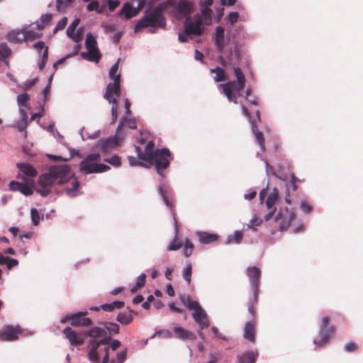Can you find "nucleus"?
I'll return each mask as SVG.
<instances>
[{"label":"nucleus","mask_w":363,"mask_h":363,"mask_svg":"<svg viewBox=\"0 0 363 363\" xmlns=\"http://www.w3.org/2000/svg\"><path fill=\"white\" fill-rule=\"evenodd\" d=\"M74 177L67 164L52 165L48 172L41 174L38 178V184L45 185L50 188L57 184H62Z\"/></svg>","instance_id":"1"},{"label":"nucleus","mask_w":363,"mask_h":363,"mask_svg":"<svg viewBox=\"0 0 363 363\" xmlns=\"http://www.w3.org/2000/svg\"><path fill=\"white\" fill-rule=\"evenodd\" d=\"M233 73L237 79L236 82L230 81L218 86L228 101L236 104L238 97L241 96V91L245 86L246 79L240 67H234Z\"/></svg>","instance_id":"2"},{"label":"nucleus","mask_w":363,"mask_h":363,"mask_svg":"<svg viewBox=\"0 0 363 363\" xmlns=\"http://www.w3.org/2000/svg\"><path fill=\"white\" fill-rule=\"evenodd\" d=\"M101 154L99 152L88 154L79 164V171L83 174H100L110 170L111 167L103 163H97L100 160Z\"/></svg>","instance_id":"3"},{"label":"nucleus","mask_w":363,"mask_h":363,"mask_svg":"<svg viewBox=\"0 0 363 363\" xmlns=\"http://www.w3.org/2000/svg\"><path fill=\"white\" fill-rule=\"evenodd\" d=\"M166 25V18L162 13L161 9L157 7L138 20L134 28V32L138 33L140 29L147 27L164 28Z\"/></svg>","instance_id":"4"},{"label":"nucleus","mask_w":363,"mask_h":363,"mask_svg":"<svg viewBox=\"0 0 363 363\" xmlns=\"http://www.w3.org/2000/svg\"><path fill=\"white\" fill-rule=\"evenodd\" d=\"M179 298L184 306L192 311V317L199 325L198 333L203 339V333L202 330L204 328V310L198 301L191 299L189 296L180 294Z\"/></svg>","instance_id":"5"},{"label":"nucleus","mask_w":363,"mask_h":363,"mask_svg":"<svg viewBox=\"0 0 363 363\" xmlns=\"http://www.w3.org/2000/svg\"><path fill=\"white\" fill-rule=\"evenodd\" d=\"M123 121L124 118H121L114 136L99 140L94 145V148L99 150L102 152H107L110 150L118 146L123 141L124 137V134L121 133Z\"/></svg>","instance_id":"6"},{"label":"nucleus","mask_w":363,"mask_h":363,"mask_svg":"<svg viewBox=\"0 0 363 363\" xmlns=\"http://www.w3.org/2000/svg\"><path fill=\"white\" fill-rule=\"evenodd\" d=\"M203 28L200 14L197 13L192 17H188L184 22V32L179 34L178 40L181 43H186L190 34L199 35Z\"/></svg>","instance_id":"7"},{"label":"nucleus","mask_w":363,"mask_h":363,"mask_svg":"<svg viewBox=\"0 0 363 363\" xmlns=\"http://www.w3.org/2000/svg\"><path fill=\"white\" fill-rule=\"evenodd\" d=\"M173 159L174 157L169 148L162 147L155 150V153L152 157V162H154L155 168L160 176L164 177L163 171L168 168L170 162Z\"/></svg>","instance_id":"8"},{"label":"nucleus","mask_w":363,"mask_h":363,"mask_svg":"<svg viewBox=\"0 0 363 363\" xmlns=\"http://www.w3.org/2000/svg\"><path fill=\"white\" fill-rule=\"evenodd\" d=\"M97 37L98 35L96 33H88L85 38V47L87 52H81V56L83 59L96 63L99 62L101 57L97 45Z\"/></svg>","instance_id":"9"},{"label":"nucleus","mask_w":363,"mask_h":363,"mask_svg":"<svg viewBox=\"0 0 363 363\" xmlns=\"http://www.w3.org/2000/svg\"><path fill=\"white\" fill-rule=\"evenodd\" d=\"M245 275L248 279L253 293L254 301L257 303L259 296V286L261 280L262 272L255 266L248 267L245 270Z\"/></svg>","instance_id":"10"},{"label":"nucleus","mask_w":363,"mask_h":363,"mask_svg":"<svg viewBox=\"0 0 363 363\" xmlns=\"http://www.w3.org/2000/svg\"><path fill=\"white\" fill-rule=\"evenodd\" d=\"M329 318L328 316L322 318L321 324L319 328V335L320 338L319 340L314 339L313 344L316 347H321L324 346L330 337L333 335L335 329L333 325L328 326Z\"/></svg>","instance_id":"11"},{"label":"nucleus","mask_w":363,"mask_h":363,"mask_svg":"<svg viewBox=\"0 0 363 363\" xmlns=\"http://www.w3.org/2000/svg\"><path fill=\"white\" fill-rule=\"evenodd\" d=\"M111 79L113 82L107 84L104 97L108 103H116L121 95V74H117Z\"/></svg>","instance_id":"12"},{"label":"nucleus","mask_w":363,"mask_h":363,"mask_svg":"<svg viewBox=\"0 0 363 363\" xmlns=\"http://www.w3.org/2000/svg\"><path fill=\"white\" fill-rule=\"evenodd\" d=\"M21 333L18 325H6L0 329V340L4 342H12L18 339Z\"/></svg>","instance_id":"13"},{"label":"nucleus","mask_w":363,"mask_h":363,"mask_svg":"<svg viewBox=\"0 0 363 363\" xmlns=\"http://www.w3.org/2000/svg\"><path fill=\"white\" fill-rule=\"evenodd\" d=\"M294 217V213L289 211L287 208L284 211H280L275 217L277 222L279 223V230L281 231L286 230Z\"/></svg>","instance_id":"14"},{"label":"nucleus","mask_w":363,"mask_h":363,"mask_svg":"<svg viewBox=\"0 0 363 363\" xmlns=\"http://www.w3.org/2000/svg\"><path fill=\"white\" fill-rule=\"evenodd\" d=\"M88 314L87 311H79L72 314V320L70 323L74 327L89 326L92 324L91 318L85 317Z\"/></svg>","instance_id":"15"},{"label":"nucleus","mask_w":363,"mask_h":363,"mask_svg":"<svg viewBox=\"0 0 363 363\" xmlns=\"http://www.w3.org/2000/svg\"><path fill=\"white\" fill-rule=\"evenodd\" d=\"M16 167L23 174L22 176L18 174L17 178L21 179L25 182H26V177H34L38 174V171L36 169L29 164L17 163Z\"/></svg>","instance_id":"16"},{"label":"nucleus","mask_w":363,"mask_h":363,"mask_svg":"<svg viewBox=\"0 0 363 363\" xmlns=\"http://www.w3.org/2000/svg\"><path fill=\"white\" fill-rule=\"evenodd\" d=\"M139 10L138 7H134L130 3L125 2L123 4L121 9L117 13V16L124 18L129 20L138 14Z\"/></svg>","instance_id":"17"},{"label":"nucleus","mask_w":363,"mask_h":363,"mask_svg":"<svg viewBox=\"0 0 363 363\" xmlns=\"http://www.w3.org/2000/svg\"><path fill=\"white\" fill-rule=\"evenodd\" d=\"M20 118L19 119L13 123L11 125L13 128H15L18 132H24V137H27V131L26 130L28 125V116L26 113V109H20L19 111Z\"/></svg>","instance_id":"18"},{"label":"nucleus","mask_w":363,"mask_h":363,"mask_svg":"<svg viewBox=\"0 0 363 363\" xmlns=\"http://www.w3.org/2000/svg\"><path fill=\"white\" fill-rule=\"evenodd\" d=\"M100 345L96 340H91L89 341L88 347L89 349L87 357L88 359L92 362L93 363H99V355L98 352V350Z\"/></svg>","instance_id":"19"},{"label":"nucleus","mask_w":363,"mask_h":363,"mask_svg":"<svg viewBox=\"0 0 363 363\" xmlns=\"http://www.w3.org/2000/svg\"><path fill=\"white\" fill-rule=\"evenodd\" d=\"M62 332L65 335L66 337L69 340V342L72 345L76 346L81 345L83 344V338L81 336H79L70 327H66L65 328H64Z\"/></svg>","instance_id":"20"},{"label":"nucleus","mask_w":363,"mask_h":363,"mask_svg":"<svg viewBox=\"0 0 363 363\" xmlns=\"http://www.w3.org/2000/svg\"><path fill=\"white\" fill-rule=\"evenodd\" d=\"M172 214H173V218H174V236L173 240L169 242V244L167 247V251L177 250L184 245L183 241H182V240L177 241V238H178L179 230L177 221L175 218V215H174V213H172Z\"/></svg>","instance_id":"21"},{"label":"nucleus","mask_w":363,"mask_h":363,"mask_svg":"<svg viewBox=\"0 0 363 363\" xmlns=\"http://www.w3.org/2000/svg\"><path fill=\"white\" fill-rule=\"evenodd\" d=\"M213 38L217 49L221 50L226 43L225 38V29L220 26H217Z\"/></svg>","instance_id":"22"},{"label":"nucleus","mask_w":363,"mask_h":363,"mask_svg":"<svg viewBox=\"0 0 363 363\" xmlns=\"http://www.w3.org/2000/svg\"><path fill=\"white\" fill-rule=\"evenodd\" d=\"M172 330L174 333L176 337L179 340H194L196 338V335L194 333L187 330L181 326H175L173 328Z\"/></svg>","instance_id":"23"},{"label":"nucleus","mask_w":363,"mask_h":363,"mask_svg":"<svg viewBox=\"0 0 363 363\" xmlns=\"http://www.w3.org/2000/svg\"><path fill=\"white\" fill-rule=\"evenodd\" d=\"M257 357V350L245 352L237 355L238 363H255Z\"/></svg>","instance_id":"24"},{"label":"nucleus","mask_w":363,"mask_h":363,"mask_svg":"<svg viewBox=\"0 0 363 363\" xmlns=\"http://www.w3.org/2000/svg\"><path fill=\"white\" fill-rule=\"evenodd\" d=\"M133 313L137 314V312L128 307L125 311L118 314L116 320L122 325H128L133 320Z\"/></svg>","instance_id":"25"},{"label":"nucleus","mask_w":363,"mask_h":363,"mask_svg":"<svg viewBox=\"0 0 363 363\" xmlns=\"http://www.w3.org/2000/svg\"><path fill=\"white\" fill-rule=\"evenodd\" d=\"M6 39L14 44H18L26 40L24 30H12L7 33Z\"/></svg>","instance_id":"26"},{"label":"nucleus","mask_w":363,"mask_h":363,"mask_svg":"<svg viewBox=\"0 0 363 363\" xmlns=\"http://www.w3.org/2000/svg\"><path fill=\"white\" fill-rule=\"evenodd\" d=\"M155 143L152 140L147 142L145 147V153L142 155L141 160L149 164L152 162V157L155 153L154 150Z\"/></svg>","instance_id":"27"},{"label":"nucleus","mask_w":363,"mask_h":363,"mask_svg":"<svg viewBox=\"0 0 363 363\" xmlns=\"http://www.w3.org/2000/svg\"><path fill=\"white\" fill-rule=\"evenodd\" d=\"M255 325L253 320H250L246 323L244 328L243 337L244 338L248 340L250 342H255Z\"/></svg>","instance_id":"28"},{"label":"nucleus","mask_w":363,"mask_h":363,"mask_svg":"<svg viewBox=\"0 0 363 363\" xmlns=\"http://www.w3.org/2000/svg\"><path fill=\"white\" fill-rule=\"evenodd\" d=\"M80 183L77 179L72 182L71 187H66L65 191L69 198H75L82 194L79 190Z\"/></svg>","instance_id":"29"},{"label":"nucleus","mask_w":363,"mask_h":363,"mask_svg":"<svg viewBox=\"0 0 363 363\" xmlns=\"http://www.w3.org/2000/svg\"><path fill=\"white\" fill-rule=\"evenodd\" d=\"M100 325L106 329V335H116L119 333L120 326L118 323L105 321L101 322Z\"/></svg>","instance_id":"30"},{"label":"nucleus","mask_w":363,"mask_h":363,"mask_svg":"<svg viewBox=\"0 0 363 363\" xmlns=\"http://www.w3.org/2000/svg\"><path fill=\"white\" fill-rule=\"evenodd\" d=\"M106 332L103 325L93 326L86 332V335L91 338L102 337L106 336Z\"/></svg>","instance_id":"31"},{"label":"nucleus","mask_w":363,"mask_h":363,"mask_svg":"<svg viewBox=\"0 0 363 363\" xmlns=\"http://www.w3.org/2000/svg\"><path fill=\"white\" fill-rule=\"evenodd\" d=\"M251 125H252V130L255 135V138L259 145V147H260L261 150L262 151H264L265 149V146H264V138L263 133L258 130L257 125L255 121L251 122Z\"/></svg>","instance_id":"32"},{"label":"nucleus","mask_w":363,"mask_h":363,"mask_svg":"<svg viewBox=\"0 0 363 363\" xmlns=\"http://www.w3.org/2000/svg\"><path fill=\"white\" fill-rule=\"evenodd\" d=\"M30 96L26 93L18 95L16 101L18 106V111H20V109H25L26 108L28 109L30 108V104H28Z\"/></svg>","instance_id":"33"},{"label":"nucleus","mask_w":363,"mask_h":363,"mask_svg":"<svg viewBox=\"0 0 363 363\" xmlns=\"http://www.w3.org/2000/svg\"><path fill=\"white\" fill-rule=\"evenodd\" d=\"M278 199V191L277 188H274L272 191L269 194L265 203L266 206L268 209L276 208L274 205Z\"/></svg>","instance_id":"34"},{"label":"nucleus","mask_w":363,"mask_h":363,"mask_svg":"<svg viewBox=\"0 0 363 363\" xmlns=\"http://www.w3.org/2000/svg\"><path fill=\"white\" fill-rule=\"evenodd\" d=\"M242 238H243L242 233L239 230H235L233 232V233L232 235H229L227 237L225 243L226 245H230L233 243L239 244L242 241Z\"/></svg>","instance_id":"35"},{"label":"nucleus","mask_w":363,"mask_h":363,"mask_svg":"<svg viewBox=\"0 0 363 363\" xmlns=\"http://www.w3.org/2000/svg\"><path fill=\"white\" fill-rule=\"evenodd\" d=\"M125 303L122 301H114L110 303H104L100 306V308L105 311L111 312L115 308H122Z\"/></svg>","instance_id":"36"},{"label":"nucleus","mask_w":363,"mask_h":363,"mask_svg":"<svg viewBox=\"0 0 363 363\" xmlns=\"http://www.w3.org/2000/svg\"><path fill=\"white\" fill-rule=\"evenodd\" d=\"M177 9L183 16H186L191 11V5L186 1H180L177 5Z\"/></svg>","instance_id":"37"},{"label":"nucleus","mask_w":363,"mask_h":363,"mask_svg":"<svg viewBox=\"0 0 363 363\" xmlns=\"http://www.w3.org/2000/svg\"><path fill=\"white\" fill-rule=\"evenodd\" d=\"M157 192H158L159 195L161 196V198L162 199V201H164L165 205L172 209L173 208V205L172 204V203L169 201V200L168 199V196H167L168 192H167V190L165 188L164 184H162L159 186Z\"/></svg>","instance_id":"38"},{"label":"nucleus","mask_w":363,"mask_h":363,"mask_svg":"<svg viewBox=\"0 0 363 363\" xmlns=\"http://www.w3.org/2000/svg\"><path fill=\"white\" fill-rule=\"evenodd\" d=\"M12 52L11 48L8 46L6 43H0V60L4 61L5 59L8 58Z\"/></svg>","instance_id":"39"},{"label":"nucleus","mask_w":363,"mask_h":363,"mask_svg":"<svg viewBox=\"0 0 363 363\" xmlns=\"http://www.w3.org/2000/svg\"><path fill=\"white\" fill-rule=\"evenodd\" d=\"M74 0H56V9L60 13H65Z\"/></svg>","instance_id":"40"},{"label":"nucleus","mask_w":363,"mask_h":363,"mask_svg":"<svg viewBox=\"0 0 363 363\" xmlns=\"http://www.w3.org/2000/svg\"><path fill=\"white\" fill-rule=\"evenodd\" d=\"M52 19V14L50 13H45L43 14L40 17V22L38 21H35V23L36 24V27L41 30L44 28L45 26Z\"/></svg>","instance_id":"41"},{"label":"nucleus","mask_w":363,"mask_h":363,"mask_svg":"<svg viewBox=\"0 0 363 363\" xmlns=\"http://www.w3.org/2000/svg\"><path fill=\"white\" fill-rule=\"evenodd\" d=\"M104 161L114 167H119L121 165V157L118 155L106 157L104 159Z\"/></svg>","instance_id":"42"},{"label":"nucleus","mask_w":363,"mask_h":363,"mask_svg":"<svg viewBox=\"0 0 363 363\" xmlns=\"http://www.w3.org/2000/svg\"><path fill=\"white\" fill-rule=\"evenodd\" d=\"M211 73L214 74L213 76V79L216 82H221L225 79V74L223 69L220 67H216L215 69H211Z\"/></svg>","instance_id":"43"},{"label":"nucleus","mask_w":363,"mask_h":363,"mask_svg":"<svg viewBox=\"0 0 363 363\" xmlns=\"http://www.w3.org/2000/svg\"><path fill=\"white\" fill-rule=\"evenodd\" d=\"M184 245V248L183 250V255L184 257H188L192 253L194 245L191 242V241L190 240H189L188 238L185 239Z\"/></svg>","instance_id":"44"},{"label":"nucleus","mask_w":363,"mask_h":363,"mask_svg":"<svg viewBox=\"0 0 363 363\" xmlns=\"http://www.w3.org/2000/svg\"><path fill=\"white\" fill-rule=\"evenodd\" d=\"M43 217L42 216V219ZM30 219L33 225H38L41 219L40 213L36 208H32L30 209Z\"/></svg>","instance_id":"45"},{"label":"nucleus","mask_w":363,"mask_h":363,"mask_svg":"<svg viewBox=\"0 0 363 363\" xmlns=\"http://www.w3.org/2000/svg\"><path fill=\"white\" fill-rule=\"evenodd\" d=\"M19 191L24 196H28L33 193V185L23 182Z\"/></svg>","instance_id":"46"},{"label":"nucleus","mask_w":363,"mask_h":363,"mask_svg":"<svg viewBox=\"0 0 363 363\" xmlns=\"http://www.w3.org/2000/svg\"><path fill=\"white\" fill-rule=\"evenodd\" d=\"M80 23L79 18H75L72 23L67 27L66 30V34L67 37H72L73 33L76 30V28Z\"/></svg>","instance_id":"47"},{"label":"nucleus","mask_w":363,"mask_h":363,"mask_svg":"<svg viewBox=\"0 0 363 363\" xmlns=\"http://www.w3.org/2000/svg\"><path fill=\"white\" fill-rule=\"evenodd\" d=\"M83 28L79 27L76 32L74 31V33H73L72 37L69 38H71L74 43H79L83 38Z\"/></svg>","instance_id":"48"},{"label":"nucleus","mask_w":363,"mask_h":363,"mask_svg":"<svg viewBox=\"0 0 363 363\" xmlns=\"http://www.w3.org/2000/svg\"><path fill=\"white\" fill-rule=\"evenodd\" d=\"M35 191L42 196H46L51 193V188L42 184H38V186L35 189Z\"/></svg>","instance_id":"49"},{"label":"nucleus","mask_w":363,"mask_h":363,"mask_svg":"<svg viewBox=\"0 0 363 363\" xmlns=\"http://www.w3.org/2000/svg\"><path fill=\"white\" fill-rule=\"evenodd\" d=\"M24 32L26 40H33L41 36V34H39L38 33L33 30H24Z\"/></svg>","instance_id":"50"},{"label":"nucleus","mask_w":363,"mask_h":363,"mask_svg":"<svg viewBox=\"0 0 363 363\" xmlns=\"http://www.w3.org/2000/svg\"><path fill=\"white\" fill-rule=\"evenodd\" d=\"M111 124H113L118 117V106H117V99H116V103H111Z\"/></svg>","instance_id":"51"},{"label":"nucleus","mask_w":363,"mask_h":363,"mask_svg":"<svg viewBox=\"0 0 363 363\" xmlns=\"http://www.w3.org/2000/svg\"><path fill=\"white\" fill-rule=\"evenodd\" d=\"M213 4V0H206V24L211 21V9L208 8Z\"/></svg>","instance_id":"52"},{"label":"nucleus","mask_w":363,"mask_h":363,"mask_svg":"<svg viewBox=\"0 0 363 363\" xmlns=\"http://www.w3.org/2000/svg\"><path fill=\"white\" fill-rule=\"evenodd\" d=\"M122 118H124L123 125L124 124H126L130 129H136L137 125H136V121H135V118H127L125 116H123Z\"/></svg>","instance_id":"53"},{"label":"nucleus","mask_w":363,"mask_h":363,"mask_svg":"<svg viewBox=\"0 0 363 363\" xmlns=\"http://www.w3.org/2000/svg\"><path fill=\"white\" fill-rule=\"evenodd\" d=\"M239 18V13L236 11L230 12L226 16L227 21L231 24H234Z\"/></svg>","instance_id":"54"},{"label":"nucleus","mask_w":363,"mask_h":363,"mask_svg":"<svg viewBox=\"0 0 363 363\" xmlns=\"http://www.w3.org/2000/svg\"><path fill=\"white\" fill-rule=\"evenodd\" d=\"M300 208L305 213H308L312 211V206L306 201L302 200L300 203Z\"/></svg>","instance_id":"55"},{"label":"nucleus","mask_w":363,"mask_h":363,"mask_svg":"<svg viewBox=\"0 0 363 363\" xmlns=\"http://www.w3.org/2000/svg\"><path fill=\"white\" fill-rule=\"evenodd\" d=\"M37 81H38L37 78L29 79V80L26 81L22 84L18 85V86L23 88V89L27 90V89L31 88L33 86H34L36 84Z\"/></svg>","instance_id":"56"},{"label":"nucleus","mask_w":363,"mask_h":363,"mask_svg":"<svg viewBox=\"0 0 363 363\" xmlns=\"http://www.w3.org/2000/svg\"><path fill=\"white\" fill-rule=\"evenodd\" d=\"M128 160L129 164L132 167L143 165V161L139 160L138 157H135L134 156H128Z\"/></svg>","instance_id":"57"},{"label":"nucleus","mask_w":363,"mask_h":363,"mask_svg":"<svg viewBox=\"0 0 363 363\" xmlns=\"http://www.w3.org/2000/svg\"><path fill=\"white\" fill-rule=\"evenodd\" d=\"M191 265H188L183 272V277L188 284L191 282Z\"/></svg>","instance_id":"58"},{"label":"nucleus","mask_w":363,"mask_h":363,"mask_svg":"<svg viewBox=\"0 0 363 363\" xmlns=\"http://www.w3.org/2000/svg\"><path fill=\"white\" fill-rule=\"evenodd\" d=\"M162 335L164 337L170 338L172 337V333L169 330H160L156 331L150 338L155 337L156 335Z\"/></svg>","instance_id":"59"},{"label":"nucleus","mask_w":363,"mask_h":363,"mask_svg":"<svg viewBox=\"0 0 363 363\" xmlns=\"http://www.w3.org/2000/svg\"><path fill=\"white\" fill-rule=\"evenodd\" d=\"M23 182H17V181H11L9 187L11 191H19L20 188L22 185Z\"/></svg>","instance_id":"60"},{"label":"nucleus","mask_w":363,"mask_h":363,"mask_svg":"<svg viewBox=\"0 0 363 363\" xmlns=\"http://www.w3.org/2000/svg\"><path fill=\"white\" fill-rule=\"evenodd\" d=\"M128 349L125 348L117 354V362L123 363L127 357Z\"/></svg>","instance_id":"61"},{"label":"nucleus","mask_w":363,"mask_h":363,"mask_svg":"<svg viewBox=\"0 0 363 363\" xmlns=\"http://www.w3.org/2000/svg\"><path fill=\"white\" fill-rule=\"evenodd\" d=\"M218 238L217 234L206 233V245L216 241Z\"/></svg>","instance_id":"62"},{"label":"nucleus","mask_w":363,"mask_h":363,"mask_svg":"<svg viewBox=\"0 0 363 363\" xmlns=\"http://www.w3.org/2000/svg\"><path fill=\"white\" fill-rule=\"evenodd\" d=\"M99 4L97 1H91L86 6V9L89 11H96L98 13L101 12V10L99 9Z\"/></svg>","instance_id":"63"},{"label":"nucleus","mask_w":363,"mask_h":363,"mask_svg":"<svg viewBox=\"0 0 363 363\" xmlns=\"http://www.w3.org/2000/svg\"><path fill=\"white\" fill-rule=\"evenodd\" d=\"M145 280H146V274L144 273L140 274L137 277V279H136L135 284L137 285V287H140V288L142 287L145 284Z\"/></svg>","instance_id":"64"}]
</instances>
